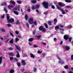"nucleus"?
<instances>
[{"instance_id": "nucleus-35", "label": "nucleus", "mask_w": 73, "mask_h": 73, "mask_svg": "<svg viewBox=\"0 0 73 73\" xmlns=\"http://www.w3.org/2000/svg\"><path fill=\"white\" fill-rule=\"evenodd\" d=\"M36 37H37L38 40H39V39H40V38L41 37V36L39 35L36 36Z\"/></svg>"}, {"instance_id": "nucleus-46", "label": "nucleus", "mask_w": 73, "mask_h": 73, "mask_svg": "<svg viewBox=\"0 0 73 73\" xmlns=\"http://www.w3.org/2000/svg\"><path fill=\"white\" fill-rule=\"evenodd\" d=\"M7 25L9 27H11V24H7Z\"/></svg>"}, {"instance_id": "nucleus-25", "label": "nucleus", "mask_w": 73, "mask_h": 73, "mask_svg": "<svg viewBox=\"0 0 73 73\" xmlns=\"http://www.w3.org/2000/svg\"><path fill=\"white\" fill-rule=\"evenodd\" d=\"M17 2L18 4H20L22 3V1H17Z\"/></svg>"}, {"instance_id": "nucleus-45", "label": "nucleus", "mask_w": 73, "mask_h": 73, "mask_svg": "<svg viewBox=\"0 0 73 73\" xmlns=\"http://www.w3.org/2000/svg\"><path fill=\"white\" fill-rule=\"evenodd\" d=\"M48 24L49 25H52V22L50 21L48 22Z\"/></svg>"}, {"instance_id": "nucleus-12", "label": "nucleus", "mask_w": 73, "mask_h": 73, "mask_svg": "<svg viewBox=\"0 0 73 73\" xmlns=\"http://www.w3.org/2000/svg\"><path fill=\"white\" fill-rule=\"evenodd\" d=\"M4 37L5 40H7L9 37V35H7L6 36H4Z\"/></svg>"}, {"instance_id": "nucleus-55", "label": "nucleus", "mask_w": 73, "mask_h": 73, "mask_svg": "<svg viewBox=\"0 0 73 73\" xmlns=\"http://www.w3.org/2000/svg\"><path fill=\"white\" fill-rule=\"evenodd\" d=\"M15 60H16V62L18 61L19 60V59H17V58H15Z\"/></svg>"}, {"instance_id": "nucleus-11", "label": "nucleus", "mask_w": 73, "mask_h": 73, "mask_svg": "<svg viewBox=\"0 0 73 73\" xmlns=\"http://www.w3.org/2000/svg\"><path fill=\"white\" fill-rule=\"evenodd\" d=\"M16 52L17 53V54L16 55V56L17 58H19L20 56V54H19V52L17 51H16Z\"/></svg>"}, {"instance_id": "nucleus-13", "label": "nucleus", "mask_w": 73, "mask_h": 73, "mask_svg": "<svg viewBox=\"0 0 73 73\" xmlns=\"http://www.w3.org/2000/svg\"><path fill=\"white\" fill-rule=\"evenodd\" d=\"M70 49V47L68 46H66V50H69Z\"/></svg>"}, {"instance_id": "nucleus-15", "label": "nucleus", "mask_w": 73, "mask_h": 73, "mask_svg": "<svg viewBox=\"0 0 73 73\" xmlns=\"http://www.w3.org/2000/svg\"><path fill=\"white\" fill-rule=\"evenodd\" d=\"M54 24L55 25L56 24V23H57V20L56 19H54Z\"/></svg>"}, {"instance_id": "nucleus-36", "label": "nucleus", "mask_w": 73, "mask_h": 73, "mask_svg": "<svg viewBox=\"0 0 73 73\" xmlns=\"http://www.w3.org/2000/svg\"><path fill=\"white\" fill-rule=\"evenodd\" d=\"M65 1L67 3H70L71 2V1L70 0H66Z\"/></svg>"}, {"instance_id": "nucleus-53", "label": "nucleus", "mask_w": 73, "mask_h": 73, "mask_svg": "<svg viewBox=\"0 0 73 73\" xmlns=\"http://www.w3.org/2000/svg\"><path fill=\"white\" fill-rule=\"evenodd\" d=\"M27 54H25L24 55V56H23L24 57H27Z\"/></svg>"}, {"instance_id": "nucleus-22", "label": "nucleus", "mask_w": 73, "mask_h": 73, "mask_svg": "<svg viewBox=\"0 0 73 73\" xmlns=\"http://www.w3.org/2000/svg\"><path fill=\"white\" fill-rule=\"evenodd\" d=\"M9 42L11 44H13V39H12L9 41Z\"/></svg>"}, {"instance_id": "nucleus-39", "label": "nucleus", "mask_w": 73, "mask_h": 73, "mask_svg": "<svg viewBox=\"0 0 73 73\" xmlns=\"http://www.w3.org/2000/svg\"><path fill=\"white\" fill-rule=\"evenodd\" d=\"M51 8H52V9H55V7L54 5H52L51 6Z\"/></svg>"}, {"instance_id": "nucleus-33", "label": "nucleus", "mask_w": 73, "mask_h": 73, "mask_svg": "<svg viewBox=\"0 0 73 73\" xmlns=\"http://www.w3.org/2000/svg\"><path fill=\"white\" fill-rule=\"evenodd\" d=\"M15 33L17 35H19V32L17 31H15Z\"/></svg>"}, {"instance_id": "nucleus-57", "label": "nucleus", "mask_w": 73, "mask_h": 73, "mask_svg": "<svg viewBox=\"0 0 73 73\" xmlns=\"http://www.w3.org/2000/svg\"><path fill=\"white\" fill-rule=\"evenodd\" d=\"M34 48H37V47H38V46H37L36 45H34Z\"/></svg>"}, {"instance_id": "nucleus-59", "label": "nucleus", "mask_w": 73, "mask_h": 73, "mask_svg": "<svg viewBox=\"0 0 73 73\" xmlns=\"http://www.w3.org/2000/svg\"><path fill=\"white\" fill-rule=\"evenodd\" d=\"M37 52H38V53H42V52L40 51H38Z\"/></svg>"}, {"instance_id": "nucleus-18", "label": "nucleus", "mask_w": 73, "mask_h": 73, "mask_svg": "<svg viewBox=\"0 0 73 73\" xmlns=\"http://www.w3.org/2000/svg\"><path fill=\"white\" fill-rule=\"evenodd\" d=\"M0 31L2 32H5V30L3 29H0Z\"/></svg>"}, {"instance_id": "nucleus-2", "label": "nucleus", "mask_w": 73, "mask_h": 73, "mask_svg": "<svg viewBox=\"0 0 73 73\" xmlns=\"http://www.w3.org/2000/svg\"><path fill=\"white\" fill-rule=\"evenodd\" d=\"M7 21L8 23H13L14 22V19H9V17L7 16Z\"/></svg>"}, {"instance_id": "nucleus-30", "label": "nucleus", "mask_w": 73, "mask_h": 73, "mask_svg": "<svg viewBox=\"0 0 73 73\" xmlns=\"http://www.w3.org/2000/svg\"><path fill=\"white\" fill-rule=\"evenodd\" d=\"M66 28H72V26L70 25L68 26H67V27H66Z\"/></svg>"}, {"instance_id": "nucleus-6", "label": "nucleus", "mask_w": 73, "mask_h": 73, "mask_svg": "<svg viewBox=\"0 0 73 73\" xmlns=\"http://www.w3.org/2000/svg\"><path fill=\"white\" fill-rule=\"evenodd\" d=\"M58 4L60 7H64L65 5L64 4V3H61L60 2H58Z\"/></svg>"}, {"instance_id": "nucleus-10", "label": "nucleus", "mask_w": 73, "mask_h": 73, "mask_svg": "<svg viewBox=\"0 0 73 73\" xmlns=\"http://www.w3.org/2000/svg\"><path fill=\"white\" fill-rule=\"evenodd\" d=\"M15 46L17 49L18 50L20 51L21 50V48H20V47H19L18 46H17V45H15Z\"/></svg>"}, {"instance_id": "nucleus-29", "label": "nucleus", "mask_w": 73, "mask_h": 73, "mask_svg": "<svg viewBox=\"0 0 73 73\" xmlns=\"http://www.w3.org/2000/svg\"><path fill=\"white\" fill-rule=\"evenodd\" d=\"M35 7L36 6L35 5H33L32 9H33V10H34L35 8Z\"/></svg>"}, {"instance_id": "nucleus-52", "label": "nucleus", "mask_w": 73, "mask_h": 73, "mask_svg": "<svg viewBox=\"0 0 73 73\" xmlns=\"http://www.w3.org/2000/svg\"><path fill=\"white\" fill-rule=\"evenodd\" d=\"M1 19H4V15H3V16H1Z\"/></svg>"}, {"instance_id": "nucleus-28", "label": "nucleus", "mask_w": 73, "mask_h": 73, "mask_svg": "<svg viewBox=\"0 0 73 73\" xmlns=\"http://www.w3.org/2000/svg\"><path fill=\"white\" fill-rule=\"evenodd\" d=\"M59 26H57L55 27V30H57V29H59Z\"/></svg>"}, {"instance_id": "nucleus-8", "label": "nucleus", "mask_w": 73, "mask_h": 73, "mask_svg": "<svg viewBox=\"0 0 73 73\" xmlns=\"http://www.w3.org/2000/svg\"><path fill=\"white\" fill-rule=\"evenodd\" d=\"M21 62L23 65L25 66V65H26V62H25V60H22Z\"/></svg>"}, {"instance_id": "nucleus-62", "label": "nucleus", "mask_w": 73, "mask_h": 73, "mask_svg": "<svg viewBox=\"0 0 73 73\" xmlns=\"http://www.w3.org/2000/svg\"><path fill=\"white\" fill-rule=\"evenodd\" d=\"M13 58L12 57H11L10 58V60H13Z\"/></svg>"}, {"instance_id": "nucleus-3", "label": "nucleus", "mask_w": 73, "mask_h": 73, "mask_svg": "<svg viewBox=\"0 0 73 73\" xmlns=\"http://www.w3.org/2000/svg\"><path fill=\"white\" fill-rule=\"evenodd\" d=\"M42 4L45 8L48 9V4L47 2H44L42 3Z\"/></svg>"}, {"instance_id": "nucleus-56", "label": "nucleus", "mask_w": 73, "mask_h": 73, "mask_svg": "<svg viewBox=\"0 0 73 73\" xmlns=\"http://www.w3.org/2000/svg\"><path fill=\"white\" fill-rule=\"evenodd\" d=\"M48 13V12L46 11L44 13V15H46Z\"/></svg>"}, {"instance_id": "nucleus-64", "label": "nucleus", "mask_w": 73, "mask_h": 73, "mask_svg": "<svg viewBox=\"0 0 73 73\" xmlns=\"http://www.w3.org/2000/svg\"><path fill=\"white\" fill-rule=\"evenodd\" d=\"M62 43H63V42L62 41H61L60 42V45H62Z\"/></svg>"}, {"instance_id": "nucleus-43", "label": "nucleus", "mask_w": 73, "mask_h": 73, "mask_svg": "<svg viewBox=\"0 0 73 73\" xmlns=\"http://www.w3.org/2000/svg\"><path fill=\"white\" fill-rule=\"evenodd\" d=\"M65 8H71V7L69 6H67L65 7Z\"/></svg>"}, {"instance_id": "nucleus-7", "label": "nucleus", "mask_w": 73, "mask_h": 73, "mask_svg": "<svg viewBox=\"0 0 73 73\" xmlns=\"http://www.w3.org/2000/svg\"><path fill=\"white\" fill-rule=\"evenodd\" d=\"M59 9L60 10V11H61V12H62V14H63V15H65V11H64V10L63 9Z\"/></svg>"}, {"instance_id": "nucleus-51", "label": "nucleus", "mask_w": 73, "mask_h": 73, "mask_svg": "<svg viewBox=\"0 0 73 73\" xmlns=\"http://www.w3.org/2000/svg\"><path fill=\"white\" fill-rule=\"evenodd\" d=\"M72 37H70L69 38V41H70V42H71V40H72Z\"/></svg>"}, {"instance_id": "nucleus-58", "label": "nucleus", "mask_w": 73, "mask_h": 73, "mask_svg": "<svg viewBox=\"0 0 73 73\" xmlns=\"http://www.w3.org/2000/svg\"><path fill=\"white\" fill-rule=\"evenodd\" d=\"M34 72H36V68H34Z\"/></svg>"}, {"instance_id": "nucleus-60", "label": "nucleus", "mask_w": 73, "mask_h": 73, "mask_svg": "<svg viewBox=\"0 0 73 73\" xmlns=\"http://www.w3.org/2000/svg\"><path fill=\"white\" fill-rule=\"evenodd\" d=\"M54 41H57V38H54Z\"/></svg>"}, {"instance_id": "nucleus-24", "label": "nucleus", "mask_w": 73, "mask_h": 73, "mask_svg": "<svg viewBox=\"0 0 73 73\" xmlns=\"http://www.w3.org/2000/svg\"><path fill=\"white\" fill-rule=\"evenodd\" d=\"M8 8L10 9L12 8H13V7L12 5H9L8 7Z\"/></svg>"}, {"instance_id": "nucleus-9", "label": "nucleus", "mask_w": 73, "mask_h": 73, "mask_svg": "<svg viewBox=\"0 0 73 73\" xmlns=\"http://www.w3.org/2000/svg\"><path fill=\"white\" fill-rule=\"evenodd\" d=\"M64 38L65 40H67L69 38V37L67 35H65L64 36Z\"/></svg>"}, {"instance_id": "nucleus-1", "label": "nucleus", "mask_w": 73, "mask_h": 73, "mask_svg": "<svg viewBox=\"0 0 73 73\" xmlns=\"http://www.w3.org/2000/svg\"><path fill=\"white\" fill-rule=\"evenodd\" d=\"M56 57L57 58H58V59L59 60V63L61 64H64V61L63 60H61V59L59 57V56L58 55H56Z\"/></svg>"}, {"instance_id": "nucleus-19", "label": "nucleus", "mask_w": 73, "mask_h": 73, "mask_svg": "<svg viewBox=\"0 0 73 73\" xmlns=\"http://www.w3.org/2000/svg\"><path fill=\"white\" fill-rule=\"evenodd\" d=\"M25 20L27 21L28 20V15L26 14L25 16Z\"/></svg>"}, {"instance_id": "nucleus-17", "label": "nucleus", "mask_w": 73, "mask_h": 73, "mask_svg": "<svg viewBox=\"0 0 73 73\" xmlns=\"http://www.w3.org/2000/svg\"><path fill=\"white\" fill-rule=\"evenodd\" d=\"M10 3L12 4H13V5H15V3L14 1L11 0L10 1Z\"/></svg>"}, {"instance_id": "nucleus-20", "label": "nucleus", "mask_w": 73, "mask_h": 73, "mask_svg": "<svg viewBox=\"0 0 73 73\" xmlns=\"http://www.w3.org/2000/svg\"><path fill=\"white\" fill-rule=\"evenodd\" d=\"M43 28V27L42 26H40L39 28V31H42Z\"/></svg>"}, {"instance_id": "nucleus-27", "label": "nucleus", "mask_w": 73, "mask_h": 73, "mask_svg": "<svg viewBox=\"0 0 73 73\" xmlns=\"http://www.w3.org/2000/svg\"><path fill=\"white\" fill-rule=\"evenodd\" d=\"M39 7H40V5L37 4L36 5V9H38V8H39Z\"/></svg>"}, {"instance_id": "nucleus-32", "label": "nucleus", "mask_w": 73, "mask_h": 73, "mask_svg": "<svg viewBox=\"0 0 73 73\" xmlns=\"http://www.w3.org/2000/svg\"><path fill=\"white\" fill-rule=\"evenodd\" d=\"M6 8H7L6 7H5L4 8V11H5L6 13H7V10Z\"/></svg>"}, {"instance_id": "nucleus-4", "label": "nucleus", "mask_w": 73, "mask_h": 73, "mask_svg": "<svg viewBox=\"0 0 73 73\" xmlns=\"http://www.w3.org/2000/svg\"><path fill=\"white\" fill-rule=\"evenodd\" d=\"M33 18L31 17L29 19V23L30 24H33Z\"/></svg>"}, {"instance_id": "nucleus-23", "label": "nucleus", "mask_w": 73, "mask_h": 73, "mask_svg": "<svg viewBox=\"0 0 73 73\" xmlns=\"http://www.w3.org/2000/svg\"><path fill=\"white\" fill-rule=\"evenodd\" d=\"M3 59V57L2 56L0 57V64H1L2 62V60Z\"/></svg>"}, {"instance_id": "nucleus-34", "label": "nucleus", "mask_w": 73, "mask_h": 73, "mask_svg": "<svg viewBox=\"0 0 73 73\" xmlns=\"http://www.w3.org/2000/svg\"><path fill=\"white\" fill-rule=\"evenodd\" d=\"M42 31L43 32H46V29L44 28H43V29H42Z\"/></svg>"}, {"instance_id": "nucleus-50", "label": "nucleus", "mask_w": 73, "mask_h": 73, "mask_svg": "<svg viewBox=\"0 0 73 73\" xmlns=\"http://www.w3.org/2000/svg\"><path fill=\"white\" fill-rule=\"evenodd\" d=\"M36 33V31H34L33 32V35H35V33Z\"/></svg>"}, {"instance_id": "nucleus-31", "label": "nucleus", "mask_w": 73, "mask_h": 73, "mask_svg": "<svg viewBox=\"0 0 73 73\" xmlns=\"http://www.w3.org/2000/svg\"><path fill=\"white\" fill-rule=\"evenodd\" d=\"M9 72L10 73H13L15 72V71H14V70L12 69L10 70Z\"/></svg>"}, {"instance_id": "nucleus-40", "label": "nucleus", "mask_w": 73, "mask_h": 73, "mask_svg": "<svg viewBox=\"0 0 73 73\" xmlns=\"http://www.w3.org/2000/svg\"><path fill=\"white\" fill-rule=\"evenodd\" d=\"M16 24H17V25H19V24H20V22L19 21H17L16 23Z\"/></svg>"}, {"instance_id": "nucleus-47", "label": "nucleus", "mask_w": 73, "mask_h": 73, "mask_svg": "<svg viewBox=\"0 0 73 73\" xmlns=\"http://www.w3.org/2000/svg\"><path fill=\"white\" fill-rule=\"evenodd\" d=\"M9 50H13V48L12 47H10L9 48Z\"/></svg>"}, {"instance_id": "nucleus-63", "label": "nucleus", "mask_w": 73, "mask_h": 73, "mask_svg": "<svg viewBox=\"0 0 73 73\" xmlns=\"http://www.w3.org/2000/svg\"><path fill=\"white\" fill-rule=\"evenodd\" d=\"M29 44L30 46H32V44L31 42H29Z\"/></svg>"}, {"instance_id": "nucleus-38", "label": "nucleus", "mask_w": 73, "mask_h": 73, "mask_svg": "<svg viewBox=\"0 0 73 73\" xmlns=\"http://www.w3.org/2000/svg\"><path fill=\"white\" fill-rule=\"evenodd\" d=\"M44 25L46 27V28H48V25H47V24L45 23L44 24Z\"/></svg>"}, {"instance_id": "nucleus-14", "label": "nucleus", "mask_w": 73, "mask_h": 73, "mask_svg": "<svg viewBox=\"0 0 73 73\" xmlns=\"http://www.w3.org/2000/svg\"><path fill=\"white\" fill-rule=\"evenodd\" d=\"M8 54L9 56H15V54L14 53L12 52H10L8 53Z\"/></svg>"}, {"instance_id": "nucleus-41", "label": "nucleus", "mask_w": 73, "mask_h": 73, "mask_svg": "<svg viewBox=\"0 0 73 73\" xmlns=\"http://www.w3.org/2000/svg\"><path fill=\"white\" fill-rule=\"evenodd\" d=\"M17 37H18V38H21L22 37V36H21L20 35H19L17 36Z\"/></svg>"}, {"instance_id": "nucleus-61", "label": "nucleus", "mask_w": 73, "mask_h": 73, "mask_svg": "<svg viewBox=\"0 0 73 73\" xmlns=\"http://www.w3.org/2000/svg\"><path fill=\"white\" fill-rule=\"evenodd\" d=\"M9 39H8L6 40L5 41V42H8V41H9Z\"/></svg>"}, {"instance_id": "nucleus-21", "label": "nucleus", "mask_w": 73, "mask_h": 73, "mask_svg": "<svg viewBox=\"0 0 73 73\" xmlns=\"http://www.w3.org/2000/svg\"><path fill=\"white\" fill-rule=\"evenodd\" d=\"M19 39L17 37H16L15 39V42H17V41H19Z\"/></svg>"}, {"instance_id": "nucleus-37", "label": "nucleus", "mask_w": 73, "mask_h": 73, "mask_svg": "<svg viewBox=\"0 0 73 73\" xmlns=\"http://www.w3.org/2000/svg\"><path fill=\"white\" fill-rule=\"evenodd\" d=\"M31 2L32 3H36V1L35 0H33L31 1Z\"/></svg>"}, {"instance_id": "nucleus-44", "label": "nucleus", "mask_w": 73, "mask_h": 73, "mask_svg": "<svg viewBox=\"0 0 73 73\" xmlns=\"http://www.w3.org/2000/svg\"><path fill=\"white\" fill-rule=\"evenodd\" d=\"M34 24L35 25H37V22L36 21H34Z\"/></svg>"}, {"instance_id": "nucleus-16", "label": "nucleus", "mask_w": 73, "mask_h": 73, "mask_svg": "<svg viewBox=\"0 0 73 73\" xmlns=\"http://www.w3.org/2000/svg\"><path fill=\"white\" fill-rule=\"evenodd\" d=\"M30 56L31 58H35V56H34V55L32 53H30Z\"/></svg>"}, {"instance_id": "nucleus-42", "label": "nucleus", "mask_w": 73, "mask_h": 73, "mask_svg": "<svg viewBox=\"0 0 73 73\" xmlns=\"http://www.w3.org/2000/svg\"><path fill=\"white\" fill-rule=\"evenodd\" d=\"M64 68L65 69H68V66L67 65H66L64 66Z\"/></svg>"}, {"instance_id": "nucleus-26", "label": "nucleus", "mask_w": 73, "mask_h": 73, "mask_svg": "<svg viewBox=\"0 0 73 73\" xmlns=\"http://www.w3.org/2000/svg\"><path fill=\"white\" fill-rule=\"evenodd\" d=\"M33 40V38H30L29 39L28 41L30 42H31V41H32Z\"/></svg>"}, {"instance_id": "nucleus-49", "label": "nucleus", "mask_w": 73, "mask_h": 73, "mask_svg": "<svg viewBox=\"0 0 73 73\" xmlns=\"http://www.w3.org/2000/svg\"><path fill=\"white\" fill-rule=\"evenodd\" d=\"M17 64L19 66H20V63L18 62L17 63Z\"/></svg>"}, {"instance_id": "nucleus-48", "label": "nucleus", "mask_w": 73, "mask_h": 73, "mask_svg": "<svg viewBox=\"0 0 73 73\" xmlns=\"http://www.w3.org/2000/svg\"><path fill=\"white\" fill-rule=\"evenodd\" d=\"M71 60H73V55H71Z\"/></svg>"}, {"instance_id": "nucleus-54", "label": "nucleus", "mask_w": 73, "mask_h": 73, "mask_svg": "<svg viewBox=\"0 0 73 73\" xmlns=\"http://www.w3.org/2000/svg\"><path fill=\"white\" fill-rule=\"evenodd\" d=\"M10 35L11 36H12L13 37L14 36L13 35V34L11 32H10Z\"/></svg>"}, {"instance_id": "nucleus-5", "label": "nucleus", "mask_w": 73, "mask_h": 73, "mask_svg": "<svg viewBox=\"0 0 73 73\" xmlns=\"http://www.w3.org/2000/svg\"><path fill=\"white\" fill-rule=\"evenodd\" d=\"M17 10V8L16 7L13 9V13L15 15H19V13H18L17 11H16Z\"/></svg>"}]
</instances>
